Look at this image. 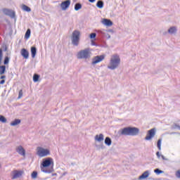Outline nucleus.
Returning a JSON list of instances; mask_svg holds the SVG:
<instances>
[{
  "label": "nucleus",
  "mask_w": 180,
  "mask_h": 180,
  "mask_svg": "<svg viewBox=\"0 0 180 180\" xmlns=\"http://www.w3.org/2000/svg\"><path fill=\"white\" fill-rule=\"evenodd\" d=\"M41 169L42 172L46 174H51L54 171V160L51 158L43 159L41 164Z\"/></svg>",
  "instance_id": "1"
},
{
  "label": "nucleus",
  "mask_w": 180,
  "mask_h": 180,
  "mask_svg": "<svg viewBox=\"0 0 180 180\" xmlns=\"http://www.w3.org/2000/svg\"><path fill=\"white\" fill-rule=\"evenodd\" d=\"M140 131L139 128L136 127H125L121 129V134L122 136H137Z\"/></svg>",
  "instance_id": "2"
},
{
  "label": "nucleus",
  "mask_w": 180,
  "mask_h": 180,
  "mask_svg": "<svg viewBox=\"0 0 180 180\" xmlns=\"http://www.w3.org/2000/svg\"><path fill=\"white\" fill-rule=\"evenodd\" d=\"M119 64H120V58L117 55H113L111 57L108 68L110 70H116L119 67Z\"/></svg>",
  "instance_id": "3"
},
{
  "label": "nucleus",
  "mask_w": 180,
  "mask_h": 180,
  "mask_svg": "<svg viewBox=\"0 0 180 180\" xmlns=\"http://www.w3.org/2000/svg\"><path fill=\"white\" fill-rule=\"evenodd\" d=\"M92 53H91V49H86L84 50H81L77 53V57L79 60L81 59H84L87 60L88 58H91V55Z\"/></svg>",
  "instance_id": "4"
},
{
  "label": "nucleus",
  "mask_w": 180,
  "mask_h": 180,
  "mask_svg": "<svg viewBox=\"0 0 180 180\" xmlns=\"http://www.w3.org/2000/svg\"><path fill=\"white\" fill-rule=\"evenodd\" d=\"M81 33L78 30H75L72 34V43L73 46H78L79 44V37Z\"/></svg>",
  "instance_id": "5"
},
{
  "label": "nucleus",
  "mask_w": 180,
  "mask_h": 180,
  "mask_svg": "<svg viewBox=\"0 0 180 180\" xmlns=\"http://www.w3.org/2000/svg\"><path fill=\"white\" fill-rule=\"evenodd\" d=\"M37 154L41 158L47 157V155H50V150L38 147L37 148Z\"/></svg>",
  "instance_id": "6"
},
{
  "label": "nucleus",
  "mask_w": 180,
  "mask_h": 180,
  "mask_svg": "<svg viewBox=\"0 0 180 180\" xmlns=\"http://www.w3.org/2000/svg\"><path fill=\"white\" fill-rule=\"evenodd\" d=\"M4 58V52L2 49H0V75H4L6 71V66L1 65L2 64V58Z\"/></svg>",
  "instance_id": "7"
},
{
  "label": "nucleus",
  "mask_w": 180,
  "mask_h": 180,
  "mask_svg": "<svg viewBox=\"0 0 180 180\" xmlns=\"http://www.w3.org/2000/svg\"><path fill=\"white\" fill-rule=\"evenodd\" d=\"M155 129H151L148 131L145 140L150 141L155 136Z\"/></svg>",
  "instance_id": "8"
},
{
  "label": "nucleus",
  "mask_w": 180,
  "mask_h": 180,
  "mask_svg": "<svg viewBox=\"0 0 180 180\" xmlns=\"http://www.w3.org/2000/svg\"><path fill=\"white\" fill-rule=\"evenodd\" d=\"M103 60H105V55L97 56L92 59L91 64L95 65V64H98V63L103 61Z\"/></svg>",
  "instance_id": "9"
},
{
  "label": "nucleus",
  "mask_w": 180,
  "mask_h": 180,
  "mask_svg": "<svg viewBox=\"0 0 180 180\" xmlns=\"http://www.w3.org/2000/svg\"><path fill=\"white\" fill-rule=\"evenodd\" d=\"M71 5V1L70 0H66L65 1H63L60 4V8L62 11H67L70 8V6Z\"/></svg>",
  "instance_id": "10"
},
{
  "label": "nucleus",
  "mask_w": 180,
  "mask_h": 180,
  "mask_svg": "<svg viewBox=\"0 0 180 180\" xmlns=\"http://www.w3.org/2000/svg\"><path fill=\"white\" fill-rule=\"evenodd\" d=\"M2 11L4 15L10 16V18H15V11L9 10L8 8H4Z\"/></svg>",
  "instance_id": "11"
},
{
  "label": "nucleus",
  "mask_w": 180,
  "mask_h": 180,
  "mask_svg": "<svg viewBox=\"0 0 180 180\" xmlns=\"http://www.w3.org/2000/svg\"><path fill=\"white\" fill-rule=\"evenodd\" d=\"M22 175H23V171L14 170L13 172V176L11 179H16L20 178V176H22Z\"/></svg>",
  "instance_id": "12"
},
{
  "label": "nucleus",
  "mask_w": 180,
  "mask_h": 180,
  "mask_svg": "<svg viewBox=\"0 0 180 180\" xmlns=\"http://www.w3.org/2000/svg\"><path fill=\"white\" fill-rule=\"evenodd\" d=\"M16 151L17 153H18V154H20V155H22L23 157L26 155V151L25 150V149L22 146H18L16 148Z\"/></svg>",
  "instance_id": "13"
},
{
  "label": "nucleus",
  "mask_w": 180,
  "mask_h": 180,
  "mask_svg": "<svg viewBox=\"0 0 180 180\" xmlns=\"http://www.w3.org/2000/svg\"><path fill=\"white\" fill-rule=\"evenodd\" d=\"M20 54L25 60H27V58H29V51L26 50V49H22Z\"/></svg>",
  "instance_id": "14"
},
{
  "label": "nucleus",
  "mask_w": 180,
  "mask_h": 180,
  "mask_svg": "<svg viewBox=\"0 0 180 180\" xmlns=\"http://www.w3.org/2000/svg\"><path fill=\"white\" fill-rule=\"evenodd\" d=\"M95 141H98V143H101L102 141H103V139H104V136L103 134H97L95 136Z\"/></svg>",
  "instance_id": "15"
},
{
  "label": "nucleus",
  "mask_w": 180,
  "mask_h": 180,
  "mask_svg": "<svg viewBox=\"0 0 180 180\" xmlns=\"http://www.w3.org/2000/svg\"><path fill=\"white\" fill-rule=\"evenodd\" d=\"M150 176V173H148V171H146L143 172L139 178V179L142 180V179H146V178H148Z\"/></svg>",
  "instance_id": "16"
},
{
  "label": "nucleus",
  "mask_w": 180,
  "mask_h": 180,
  "mask_svg": "<svg viewBox=\"0 0 180 180\" xmlns=\"http://www.w3.org/2000/svg\"><path fill=\"white\" fill-rule=\"evenodd\" d=\"M103 25H105V26H112L113 25V22L110 20L104 19L103 20Z\"/></svg>",
  "instance_id": "17"
},
{
  "label": "nucleus",
  "mask_w": 180,
  "mask_h": 180,
  "mask_svg": "<svg viewBox=\"0 0 180 180\" xmlns=\"http://www.w3.org/2000/svg\"><path fill=\"white\" fill-rule=\"evenodd\" d=\"M36 53H37L36 47L34 46L31 47V54H32V58H34V57H36Z\"/></svg>",
  "instance_id": "18"
},
{
  "label": "nucleus",
  "mask_w": 180,
  "mask_h": 180,
  "mask_svg": "<svg viewBox=\"0 0 180 180\" xmlns=\"http://www.w3.org/2000/svg\"><path fill=\"white\" fill-rule=\"evenodd\" d=\"M18 124H20V120L19 119H16L11 122V126H18Z\"/></svg>",
  "instance_id": "19"
},
{
  "label": "nucleus",
  "mask_w": 180,
  "mask_h": 180,
  "mask_svg": "<svg viewBox=\"0 0 180 180\" xmlns=\"http://www.w3.org/2000/svg\"><path fill=\"white\" fill-rule=\"evenodd\" d=\"M168 32L170 33V34H174V33H176V27H171L168 30Z\"/></svg>",
  "instance_id": "20"
},
{
  "label": "nucleus",
  "mask_w": 180,
  "mask_h": 180,
  "mask_svg": "<svg viewBox=\"0 0 180 180\" xmlns=\"http://www.w3.org/2000/svg\"><path fill=\"white\" fill-rule=\"evenodd\" d=\"M22 11H25V12H30V11H32V9H30V7L23 4L22 6Z\"/></svg>",
  "instance_id": "21"
},
{
  "label": "nucleus",
  "mask_w": 180,
  "mask_h": 180,
  "mask_svg": "<svg viewBox=\"0 0 180 180\" xmlns=\"http://www.w3.org/2000/svg\"><path fill=\"white\" fill-rule=\"evenodd\" d=\"M105 144L107 146H110L112 144V140L109 137H106L105 139Z\"/></svg>",
  "instance_id": "22"
},
{
  "label": "nucleus",
  "mask_w": 180,
  "mask_h": 180,
  "mask_svg": "<svg viewBox=\"0 0 180 180\" xmlns=\"http://www.w3.org/2000/svg\"><path fill=\"white\" fill-rule=\"evenodd\" d=\"M96 6L99 8V9H102L103 8V1H98L96 4Z\"/></svg>",
  "instance_id": "23"
},
{
  "label": "nucleus",
  "mask_w": 180,
  "mask_h": 180,
  "mask_svg": "<svg viewBox=\"0 0 180 180\" xmlns=\"http://www.w3.org/2000/svg\"><path fill=\"white\" fill-rule=\"evenodd\" d=\"M30 33H31V31H30V29H28L25 34V39H27L30 37Z\"/></svg>",
  "instance_id": "24"
},
{
  "label": "nucleus",
  "mask_w": 180,
  "mask_h": 180,
  "mask_svg": "<svg viewBox=\"0 0 180 180\" xmlns=\"http://www.w3.org/2000/svg\"><path fill=\"white\" fill-rule=\"evenodd\" d=\"M39 78H40V76L37 74H34L33 76L34 82H37V81H39Z\"/></svg>",
  "instance_id": "25"
},
{
  "label": "nucleus",
  "mask_w": 180,
  "mask_h": 180,
  "mask_svg": "<svg viewBox=\"0 0 180 180\" xmlns=\"http://www.w3.org/2000/svg\"><path fill=\"white\" fill-rule=\"evenodd\" d=\"M82 8V5L81 4H76L75 6V11H79Z\"/></svg>",
  "instance_id": "26"
},
{
  "label": "nucleus",
  "mask_w": 180,
  "mask_h": 180,
  "mask_svg": "<svg viewBox=\"0 0 180 180\" xmlns=\"http://www.w3.org/2000/svg\"><path fill=\"white\" fill-rule=\"evenodd\" d=\"M31 177L32 178V179H36V178H37V172L36 171L32 172L31 174Z\"/></svg>",
  "instance_id": "27"
},
{
  "label": "nucleus",
  "mask_w": 180,
  "mask_h": 180,
  "mask_svg": "<svg viewBox=\"0 0 180 180\" xmlns=\"http://www.w3.org/2000/svg\"><path fill=\"white\" fill-rule=\"evenodd\" d=\"M4 65H8L9 64V57L6 56L4 60Z\"/></svg>",
  "instance_id": "28"
},
{
  "label": "nucleus",
  "mask_w": 180,
  "mask_h": 180,
  "mask_svg": "<svg viewBox=\"0 0 180 180\" xmlns=\"http://www.w3.org/2000/svg\"><path fill=\"white\" fill-rule=\"evenodd\" d=\"M0 122L2 123H6V118H5V117L3 115H0Z\"/></svg>",
  "instance_id": "29"
},
{
  "label": "nucleus",
  "mask_w": 180,
  "mask_h": 180,
  "mask_svg": "<svg viewBox=\"0 0 180 180\" xmlns=\"http://www.w3.org/2000/svg\"><path fill=\"white\" fill-rule=\"evenodd\" d=\"M23 96V90H20L18 94V99H20Z\"/></svg>",
  "instance_id": "30"
},
{
  "label": "nucleus",
  "mask_w": 180,
  "mask_h": 180,
  "mask_svg": "<svg viewBox=\"0 0 180 180\" xmlns=\"http://www.w3.org/2000/svg\"><path fill=\"white\" fill-rule=\"evenodd\" d=\"M158 158H162V160H163L164 161H167V158H165V156L162 155H158Z\"/></svg>",
  "instance_id": "31"
},
{
  "label": "nucleus",
  "mask_w": 180,
  "mask_h": 180,
  "mask_svg": "<svg viewBox=\"0 0 180 180\" xmlns=\"http://www.w3.org/2000/svg\"><path fill=\"white\" fill-rule=\"evenodd\" d=\"M96 37V33H91L90 34V39H95Z\"/></svg>",
  "instance_id": "32"
},
{
  "label": "nucleus",
  "mask_w": 180,
  "mask_h": 180,
  "mask_svg": "<svg viewBox=\"0 0 180 180\" xmlns=\"http://www.w3.org/2000/svg\"><path fill=\"white\" fill-rule=\"evenodd\" d=\"M173 129H179V130H180V126L178 125L177 124H174L173 125Z\"/></svg>",
  "instance_id": "33"
},
{
  "label": "nucleus",
  "mask_w": 180,
  "mask_h": 180,
  "mask_svg": "<svg viewBox=\"0 0 180 180\" xmlns=\"http://www.w3.org/2000/svg\"><path fill=\"white\" fill-rule=\"evenodd\" d=\"M158 148L159 150H161V139L158 140Z\"/></svg>",
  "instance_id": "34"
},
{
  "label": "nucleus",
  "mask_w": 180,
  "mask_h": 180,
  "mask_svg": "<svg viewBox=\"0 0 180 180\" xmlns=\"http://www.w3.org/2000/svg\"><path fill=\"white\" fill-rule=\"evenodd\" d=\"M4 84H5V79H2L1 81H0L1 85H4Z\"/></svg>",
  "instance_id": "35"
},
{
  "label": "nucleus",
  "mask_w": 180,
  "mask_h": 180,
  "mask_svg": "<svg viewBox=\"0 0 180 180\" xmlns=\"http://www.w3.org/2000/svg\"><path fill=\"white\" fill-rule=\"evenodd\" d=\"M5 78H6V76L2 75L1 76L0 79H5Z\"/></svg>",
  "instance_id": "36"
},
{
  "label": "nucleus",
  "mask_w": 180,
  "mask_h": 180,
  "mask_svg": "<svg viewBox=\"0 0 180 180\" xmlns=\"http://www.w3.org/2000/svg\"><path fill=\"white\" fill-rule=\"evenodd\" d=\"M155 174H158V169H155Z\"/></svg>",
  "instance_id": "37"
},
{
  "label": "nucleus",
  "mask_w": 180,
  "mask_h": 180,
  "mask_svg": "<svg viewBox=\"0 0 180 180\" xmlns=\"http://www.w3.org/2000/svg\"><path fill=\"white\" fill-rule=\"evenodd\" d=\"M162 172H162V170H158V174H162Z\"/></svg>",
  "instance_id": "38"
},
{
  "label": "nucleus",
  "mask_w": 180,
  "mask_h": 180,
  "mask_svg": "<svg viewBox=\"0 0 180 180\" xmlns=\"http://www.w3.org/2000/svg\"><path fill=\"white\" fill-rule=\"evenodd\" d=\"M91 4H94L95 2V0H89Z\"/></svg>",
  "instance_id": "39"
},
{
  "label": "nucleus",
  "mask_w": 180,
  "mask_h": 180,
  "mask_svg": "<svg viewBox=\"0 0 180 180\" xmlns=\"http://www.w3.org/2000/svg\"><path fill=\"white\" fill-rule=\"evenodd\" d=\"M156 155H158V152L156 153Z\"/></svg>",
  "instance_id": "40"
},
{
  "label": "nucleus",
  "mask_w": 180,
  "mask_h": 180,
  "mask_svg": "<svg viewBox=\"0 0 180 180\" xmlns=\"http://www.w3.org/2000/svg\"><path fill=\"white\" fill-rule=\"evenodd\" d=\"M157 146H158V142H157Z\"/></svg>",
  "instance_id": "41"
}]
</instances>
